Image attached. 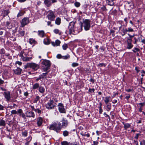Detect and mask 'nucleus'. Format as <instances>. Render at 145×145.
Wrapping results in <instances>:
<instances>
[{
    "label": "nucleus",
    "mask_w": 145,
    "mask_h": 145,
    "mask_svg": "<svg viewBox=\"0 0 145 145\" xmlns=\"http://www.w3.org/2000/svg\"><path fill=\"white\" fill-rule=\"evenodd\" d=\"M61 124L59 122H54L50 125L49 129L52 130L57 133H59L61 130Z\"/></svg>",
    "instance_id": "obj_1"
},
{
    "label": "nucleus",
    "mask_w": 145,
    "mask_h": 145,
    "mask_svg": "<svg viewBox=\"0 0 145 145\" xmlns=\"http://www.w3.org/2000/svg\"><path fill=\"white\" fill-rule=\"evenodd\" d=\"M42 65V69L43 71L46 72L50 69V61L46 59H44L41 62Z\"/></svg>",
    "instance_id": "obj_2"
},
{
    "label": "nucleus",
    "mask_w": 145,
    "mask_h": 145,
    "mask_svg": "<svg viewBox=\"0 0 145 145\" xmlns=\"http://www.w3.org/2000/svg\"><path fill=\"white\" fill-rule=\"evenodd\" d=\"M28 68H30L34 71H36L39 69V65L34 63H28L24 65V68L26 69Z\"/></svg>",
    "instance_id": "obj_3"
},
{
    "label": "nucleus",
    "mask_w": 145,
    "mask_h": 145,
    "mask_svg": "<svg viewBox=\"0 0 145 145\" xmlns=\"http://www.w3.org/2000/svg\"><path fill=\"white\" fill-rule=\"evenodd\" d=\"M83 26L85 30L87 31L89 29L90 27V21L89 20L85 19L81 24V27L82 28Z\"/></svg>",
    "instance_id": "obj_4"
},
{
    "label": "nucleus",
    "mask_w": 145,
    "mask_h": 145,
    "mask_svg": "<svg viewBox=\"0 0 145 145\" xmlns=\"http://www.w3.org/2000/svg\"><path fill=\"white\" fill-rule=\"evenodd\" d=\"M46 108L49 109H54L56 107V104L53 100H50L45 105Z\"/></svg>",
    "instance_id": "obj_5"
},
{
    "label": "nucleus",
    "mask_w": 145,
    "mask_h": 145,
    "mask_svg": "<svg viewBox=\"0 0 145 145\" xmlns=\"http://www.w3.org/2000/svg\"><path fill=\"white\" fill-rule=\"evenodd\" d=\"M46 15L49 20L51 21L54 20L55 16L53 11L51 10H49L47 12Z\"/></svg>",
    "instance_id": "obj_6"
},
{
    "label": "nucleus",
    "mask_w": 145,
    "mask_h": 145,
    "mask_svg": "<svg viewBox=\"0 0 145 145\" xmlns=\"http://www.w3.org/2000/svg\"><path fill=\"white\" fill-rule=\"evenodd\" d=\"M75 24V23L74 22H72L69 23L68 28L69 30V34H71V33L74 34V31L73 28Z\"/></svg>",
    "instance_id": "obj_7"
},
{
    "label": "nucleus",
    "mask_w": 145,
    "mask_h": 145,
    "mask_svg": "<svg viewBox=\"0 0 145 145\" xmlns=\"http://www.w3.org/2000/svg\"><path fill=\"white\" fill-rule=\"evenodd\" d=\"M29 22V18L27 17H25L22 19L20 22L21 27H24L25 25L27 24Z\"/></svg>",
    "instance_id": "obj_8"
},
{
    "label": "nucleus",
    "mask_w": 145,
    "mask_h": 145,
    "mask_svg": "<svg viewBox=\"0 0 145 145\" xmlns=\"http://www.w3.org/2000/svg\"><path fill=\"white\" fill-rule=\"evenodd\" d=\"M26 116L27 118H34L35 115L33 112L32 111H27L25 113Z\"/></svg>",
    "instance_id": "obj_9"
},
{
    "label": "nucleus",
    "mask_w": 145,
    "mask_h": 145,
    "mask_svg": "<svg viewBox=\"0 0 145 145\" xmlns=\"http://www.w3.org/2000/svg\"><path fill=\"white\" fill-rule=\"evenodd\" d=\"M10 92L9 91H5L3 93V95L7 101H9L10 99Z\"/></svg>",
    "instance_id": "obj_10"
},
{
    "label": "nucleus",
    "mask_w": 145,
    "mask_h": 145,
    "mask_svg": "<svg viewBox=\"0 0 145 145\" xmlns=\"http://www.w3.org/2000/svg\"><path fill=\"white\" fill-rule=\"evenodd\" d=\"M59 110L60 112L61 113H65V110L64 108L63 105L61 103H59L58 105Z\"/></svg>",
    "instance_id": "obj_11"
},
{
    "label": "nucleus",
    "mask_w": 145,
    "mask_h": 145,
    "mask_svg": "<svg viewBox=\"0 0 145 145\" xmlns=\"http://www.w3.org/2000/svg\"><path fill=\"white\" fill-rule=\"evenodd\" d=\"M61 122L62 125L61 126V128L62 127L63 128H66L67 126L68 125V122L67 120L64 118H63L62 119Z\"/></svg>",
    "instance_id": "obj_12"
},
{
    "label": "nucleus",
    "mask_w": 145,
    "mask_h": 145,
    "mask_svg": "<svg viewBox=\"0 0 145 145\" xmlns=\"http://www.w3.org/2000/svg\"><path fill=\"white\" fill-rule=\"evenodd\" d=\"M119 30L121 31L122 36L124 35L127 32V29L125 28L122 27L121 25V26L119 27Z\"/></svg>",
    "instance_id": "obj_13"
},
{
    "label": "nucleus",
    "mask_w": 145,
    "mask_h": 145,
    "mask_svg": "<svg viewBox=\"0 0 145 145\" xmlns=\"http://www.w3.org/2000/svg\"><path fill=\"white\" fill-rule=\"evenodd\" d=\"M43 119L40 117H39L37 120V124L38 126H40L43 122Z\"/></svg>",
    "instance_id": "obj_14"
},
{
    "label": "nucleus",
    "mask_w": 145,
    "mask_h": 145,
    "mask_svg": "<svg viewBox=\"0 0 145 145\" xmlns=\"http://www.w3.org/2000/svg\"><path fill=\"white\" fill-rule=\"evenodd\" d=\"M14 73L17 75H20L21 73L22 70L20 68L18 67L16 69L13 70Z\"/></svg>",
    "instance_id": "obj_15"
},
{
    "label": "nucleus",
    "mask_w": 145,
    "mask_h": 145,
    "mask_svg": "<svg viewBox=\"0 0 145 145\" xmlns=\"http://www.w3.org/2000/svg\"><path fill=\"white\" fill-rule=\"evenodd\" d=\"M44 3L47 7H50L52 5L51 0H45Z\"/></svg>",
    "instance_id": "obj_16"
},
{
    "label": "nucleus",
    "mask_w": 145,
    "mask_h": 145,
    "mask_svg": "<svg viewBox=\"0 0 145 145\" xmlns=\"http://www.w3.org/2000/svg\"><path fill=\"white\" fill-rule=\"evenodd\" d=\"M61 43L60 41L58 40H56L55 42H52V44L53 46H59L60 44Z\"/></svg>",
    "instance_id": "obj_17"
},
{
    "label": "nucleus",
    "mask_w": 145,
    "mask_h": 145,
    "mask_svg": "<svg viewBox=\"0 0 145 145\" xmlns=\"http://www.w3.org/2000/svg\"><path fill=\"white\" fill-rule=\"evenodd\" d=\"M48 72H47L45 73H43L40 75L41 79H44L46 78L47 77V74Z\"/></svg>",
    "instance_id": "obj_18"
},
{
    "label": "nucleus",
    "mask_w": 145,
    "mask_h": 145,
    "mask_svg": "<svg viewBox=\"0 0 145 145\" xmlns=\"http://www.w3.org/2000/svg\"><path fill=\"white\" fill-rule=\"evenodd\" d=\"M38 35L40 37H44V32L43 30L39 31H38Z\"/></svg>",
    "instance_id": "obj_19"
},
{
    "label": "nucleus",
    "mask_w": 145,
    "mask_h": 145,
    "mask_svg": "<svg viewBox=\"0 0 145 145\" xmlns=\"http://www.w3.org/2000/svg\"><path fill=\"white\" fill-rule=\"evenodd\" d=\"M124 126V128L125 129H127L130 127L131 126L130 124L129 123H123Z\"/></svg>",
    "instance_id": "obj_20"
},
{
    "label": "nucleus",
    "mask_w": 145,
    "mask_h": 145,
    "mask_svg": "<svg viewBox=\"0 0 145 145\" xmlns=\"http://www.w3.org/2000/svg\"><path fill=\"white\" fill-rule=\"evenodd\" d=\"M39 90L40 93H42L44 92L45 89L43 87L40 86L39 88Z\"/></svg>",
    "instance_id": "obj_21"
},
{
    "label": "nucleus",
    "mask_w": 145,
    "mask_h": 145,
    "mask_svg": "<svg viewBox=\"0 0 145 145\" xmlns=\"http://www.w3.org/2000/svg\"><path fill=\"white\" fill-rule=\"evenodd\" d=\"M25 12L24 11H20L18 13L17 15V17H19L21 16H23L24 13Z\"/></svg>",
    "instance_id": "obj_22"
},
{
    "label": "nucleus",
    "mask_w": 145,
    "mask_h": 145,
    "mask_svg": "<svg viewBox=\"0 0 145 145\" xmlns=\"http://www.w3.org/2000/svg\"><path fill=\"white\" fill-rule=\"evenodd\" d=\"M22 59L24 61H29L30 59H31V57H25L24 56L22 57Z\"/></svg>",
    "instance_id": "obj_23"
},
{
    "label": "nucleus",
    "mask_w": 145,
    "mask_h": 145,
    "mask_svg": "<svg viewBox=\"0 0 145 145\" xmlns=\"http://www.w3.org/2000/svg\"><path fill=\"white\" fill-rule=\"evenodd\" d=\"M110 99V97H105L104 101L106 104H107L109 102Z\"/></svg>",
    "instance_id": "obj_24"
},
{
    "label": "nucleus",
    "mask_w": 145,
    "mask_h": 145,
    "mask_svg": "<svg viewBox=\"0 0 145 145\" xmlns=\"http://www.w3.org/2000/svg\"><path fill=\"white\" fill-rule=\"evenodd\" d=\"M55 23L57 25H59L61 23V19L59 17L57 18L55 20Z\"/></svg>",
    "instance_id": "obj_25"
},
{
    "label": "nucleus",
    "mask_w": 145,
    "mask_h": 145,
    "mask_svg": "<svg viewBox=\"0 0 145 145\" xmlns=\"http://www.w3.org/2000/svg\"><path fill=\"white\" fill-rule=\"evenodd\" d=\"M133 46V44H132L131 42H127V48L128 49H131V48Z\"/></svg>",
    "instance_id": "obj_26"
},
{
    "label": "nucleus",
    "mask_w": 145,
    "mask_h": 145,
    "mask_svg": "<svg viewBox=\"0 0 145 145\" xmlns=\"http://www.w3.org/2000/svg\"><path fill=\"white\" fill-rule=\"evenodd\" d=\"M39 84L38 83H35L33 85L32 89H35L39 87Z\"/></svg>",
    "instance_id": "obj_27"
},
{
    "label": "nucleus",
    "mask_w": 145,
    "mask_h": 145,
    "mask_svg": "<svg viewBox=\"0 0 145 145\" xmlns=\"http://www.w3.org/2000/svg\"><path fill=\"white\" fill-rule=\"evenodd\" d=\"M44 43L46 44H48L50 43V42L49 40L47 39H45L44 40Z\"/></svg>",
    "instance_id": "obj_28"
},
{
    "label": "nucleus",
    "mask_w": 145,
    "mask_h": 145,
    "mask_svg": "<svg viewBox=\"0 0 145 145\" xmlns=\"http://www.w3.org/2000/svg\"><path fill=\"white\" fill-rule=\"evenodd\" d=\"M6 125L5 121L3 120H0V126H5Z\"/></svg>",
    "instance_id": "obj_29"
},
{
    "label": "nucleus",
    "mask_w": 145,
    "mask_h": 145,
    "mask_svg": "<svg viewBox=\"0 0 145 145\" xmlns=\"http://www.w3.org/2000/svg\"><path fill=\"white\" fill-rule=\"evenodd\" d=\"M54 32L56 34H59V35H60L61 34V33L59 32V30L58 29H55L54 30Z\"/></svg>",
    "instance_id": "obj_30"
},
{
    "label": "nucleus",
    "mask_w": 145,
    "mask_h": 145,
    "mask_svg": "<svg viewBox=\"0 0 145 145\" xmlns=\"http://www.w3.org/2000/svg\"><path fill=\"white\" fill-rule=\"evenodd\" d=\"M69 132L65 130L63 132V135L64 137H66L69 135Z\"/></svg>",
    "instance_id": "obj_31"
},
{
    "label": "nucleus",
    "mask_w": 145,
    "mask_h": 145,
    "mask_svg": "<svg viewBox=\"0 0 145 145\" xmlns=\"http://www.w3.org/2000/svg\"><path fill=\"white\" fill-rule=\"evenodd\" d=\"M68 48V45L66 44H64L62 46L63 49L64 50H66Z\"/></svg>",
    "instance_id": "obj_32"
},
{
    "label": "nucleus",
    "mask_w": 145,
    "mask_h": 145,
    "mask_svg": "<svg viewBox=\"0 0 145 145\" xmlns=\"http://www.w3.org/2000/svg\"><path fill=\"white\" fill-rule=\"evenodd\" d=\"M70 57V56L69 54H67L66 56H62V59H66Z\"/></svg>",
    "instance_id": "obj_33"
},
{
    "label": "nucleus",
    "mask_w": 145,
    "mask_h": 145,
    "mask_svg": "<svg viewBox=\"0 0 145 145\" xmlns=\"http://www.w3.org/2000/svg\"><path fill=\"white\" fill-rule=\"evenodd\" d=\"M27 131H23L22 132V136L26 137L27 136Z\"/></svg>",
    "instance_id": "obj_34"
},
{
    "label": "nucleus",
    "mask_w": 145,
    "mask_h": 145,
    "mask_svg": "<svg viewBox=\"0 0 145 145\" xmlns=\"http://www.w3.org/2000/svg\"><path fill=\"white\" fill-rule=\"evenodd\" d=\"M39 99L40 97L39 96H37L36 98L33 101V102L34 103H37L39 100Z\"/></svg>",
    "instance_id": "obj_35"
},
{
    "label": "nucleus",
    "mask_w": 145,
    "mask_h": 145,
    "mask_svg": "<svg viewBox=\"0 0 145 145\" xmlns=\"http://www.w3.org/2000/svg\"><path fill=\"white\" fill-rule=\"evenodd\" d=\"M35 112L38 113L39 114H40L41 112V110L39 108L36 109L35 110Z\"/></svg>",
    "instance_id": "obj_36"
},
{
    "label": "nucleus",
    "mask_w": 145,
    "mask_h": 145,
    "mask_svg": "<svg viewBox=\"0 0 145 145\" xmlns=\"http://www.w3.org/2000/svg\"><path fill=\"white\" fill-rule=\"evenodd\" d=\"M17 113H18V114H19V115L20 116L21 114H22V113L23 112V111L21 109H18L17 110Z\"/></svg>",
    "instance_id": "obj_37"
},
{
    "label": "nucleus",
    "mask_w": 145,
    "mask_h": 145,
    "mask_svg": "<svg viewBox=\"0 0 145 145\" xmlns=\"http://www.w3.org/2000/svg\"><path fill=\"white\" fill-rule=\"evenodd\" d=\"M35 42V40L32 39H30L29 40V42L30 44H32L33 43H34Z\"/></svg>",
    "instance_id": "obj_38"
},
{
    "label": "nucleus",
    "mask_w": 145,
    "mask_h": 145,
    "mask_svg": "<svg viewBox=\"0 0 145 145\" xmlns=\"http://www.w3.org/2000/svg\"><path fill=\"white\" fill-rule=\"evenodd\" d=\"M79 64L77 63H73L72 64V66L73 67H75L78 66Z\"/></svg>",
    "instance_id": "obj_39"
},
{
    "label": "nucleus",
    "mask_w": 145,
    "mask_h": 145,
    "mask_svg": "<svg viewBox=\"0 0 145 145\" xmlns=\"http://www.w3.org/2000/svg\"><path fill=\"white\" fill-rule=\"evenodd\" d=\"M19 33L22 36H24L25 34V31L23 30L19 31Z\"/></svg>",
    "instance_id": "obj_40"
},
{
    "label": "nucleus",
    "mask_w": 145,
    "mask_h": 145,
    "mask_svg": "<svg viewBox=\"0 0 145 145\" xmlns=\"http://www.w3.org/2000/svg\"><path fill=\"white\" fill-rule=\"evenodd\" d=\"M17 106V105L15 104H13L12 106H9V107L10 109H12L13 108H15Z\"/></svg>",
    "instance_id": "obj_41"
},
{
    "label": "nucleus",
    "mask_w": 145,
    "mask_h": 145,
    "mask_svg": "<svg viewBox=\"0 0 145 145\" xmlns=\"http://www.w3.org/2000/svg\"><path fill=\"white\" fill-rule=\"evenodd\" d=\"M98 66H99L100 67H102L103 66H104V67H105L106 66V65L105 64L103 63H100L99 64H98L97 65Z\"/></svg>",
    "instance_id": "obj_42"
},
{
    "label": "nucleus",
    "mask_w": 145,
    "mask_h": 145,
    "mask_svg": "<svg viewBox=\"0 0 145 145\" xmlns=\"http://www.w3.org/2000/svg\"><path fill=\"white\" fill-rule=\"evenodd\" d=\"M140 51V49L137 48H134V50H133V52L134 53L136 52H139Z\"/></svg>",
    "instance_id": "obj_43"
},
{
    "label": "nucleus",
    "mask_w": 145,
    "mask_h": 145,
    "mask_svg": "<svg viewBox=\"0 0 145 145\" xmlns=\"http://www.w3.org/2000/svg\"><path fill=\"white\" fill-rule=\"evenodd\" d=\"M80 3L79 2H76L75 3V5L76 7H79L80 5Z\"/></svg>",
    "instance_id": "obj_44"
},
{
    "label": "nucleus",
    "mask_w": 145,
    "mask_h": 145,
    "mask_svg": "<svg viewBox=\"0 0 145 145\" xmlns=\"http://www.w3.org/2000/svg\"><path fill=\"white\" fill-rule=\"evenodd\" d=\"M127 32H132L134 31L133 29L131 27H129L127 29Z\"/></svg>",
    "instance_id": "obj_45"
},
{
    "label": "nucleus",
    "mask_w": 145,
    "mask_h": 145,
    "mask_svg": "<svg viewBox=\"0 0 145 145\" xmlns=\"http://www.w3.org/2000/svg\"><path fill=\"white\" fill-rule=\"evenodd\" d=\"M11 112L12 114H17V111L15 110H12L11 111Z\"/></svg>",
    "instance_id": "obj_46"
},
{
    "label": "nucleus",
    "mask_w": 145,
    "mask_h": 145,
    "mask_svg": "<svg viewBox=\"0 0 145 145\" xmlns=\"http://www.w3.org/2000/svg\"><path fill=\"white\" fill-rule=\"evenodd\" d=\"M95 91V89L94 88L91 89L89 88V92L92 93L94 92Z\"/></svg>",
    "instance_id": "obj_47"
},
{
    "label": "nucleus",
    "mask_w": 145,
    "mask_h": 145,
    "mask_svg": "<svg viewBox=\"0 0 145 145\" xmlns=\"http://www.w3.org/2000/svg\"><path fill=\"white\" fill-rule=\"evenodd\" d=\"M138 105H139L140 106V107L142 108L143 106H144L145 105V103L144 102L139 103V104H138Z\"/></svg>",
    "instance_id": "obj_48"
},
{
    "label": "nucleus",
    "mask_w": 145,
    "mask_h": 145,
    "mask_svg": "<svg viewBox=\"0 0 145 145\" xmlns=\"http://www.w3.org/2000/svg\"><path fill=\"white\" fill-rule=\"evenodd\" d=\"M140 145H145V140H142L140 142Z\"/></svg>",
    "instance_id": "obj_49"
},
{
    "label": "nucleus",
    "mask_w": 145,
    "mask_h": 145,
    "mask_svg": "<svg viewBox=\"0 0 145 145\" xmlns=\"http://www.w3.org/2000/svg\"><path fill=\"white\" fill-rule=\"evenodd\" d=\"M31 138H31L29 141H27V142L25 143V145H29V142L31 140Z\"/></svg>",
    "instance_id": "obj_50"
},
{
    "label": "nucleus",
    "mask_w": 145,
    "mask_h": 145,
    "mask_svg": "<svg viewBox=\"0 0 145 145\" xmlns=\"http://www.w3.org/2000/svg\"><path fill=\"white\" fill-rule=\"evenodd\" d=\"M29 106L31 108V109H32V111H32L33 110H34V111H35V110L36 109L33 106L30 105Z\"/></svg>",
    "instance_id": "obj_51"
},
{
    "label": "nucleus",
    "mask_w": 145,
    "mask_h": 145,
    "mask_svg": "<svg viewBox=\"0 0 145 145\" xmlns=\"http://www.w3.org/2000/svg\"><path fill=\"white\" fill-rule=\"evenodd\" d=\"M101 8L103 11H106L107 10V9L105 6H103L101 7Z\"/></svg>",
    "instance_id": "obj_52"
},
{
    "label": "nucleus",
    "mask_w": 145,
    "mask_h": 145,
    "mask_svg": "<svg viewBox=\"0 0 145 145\" xmlns=\"http://www.w3.org/2000/svg\"><path fill=\"white\" fill-rule=\"evenodd\" d=\"M62 56L61 54H58L57 55V57L58 58H62Z\"/></svg>",
    "instance_id": "obj_53"
},
{
    "label": "nucleus",
    "mask_w": 145,
    "mask_h": 145,
    "mask_svg": "<svg viewBox=\"0 0 145 145\" xmlns=\"http://www.w3.org/2000/svg\"><path fill=\"white\" fill-rule=\"evenodd\" d=\"M21 115L22 117L23 118H24L25 119H26V118L25 117V116H26L25 114L24 113H23V114H21Z\"/></svg>",
    "instance_id": "obj_54"
},
{
    "label": "nucleus",
    "mask_w": 145,
    "mask_h": 145,
    "mask_svg": "<svg viewBox=\"0 0 145 145\" xmlns=\"http://www.w3.org/2000/svg\"><path fill=\"white\" fill-rule=\"evenodd\" d=\"M4 108V106L0 104V110H3Z\"/></svg>",
    "instance_id": "obj_55"
},
{
    "label": "nucleus",
    "mask_w": 145,
    "mask_h": 145,
    "mask_svg": "<svg viewBox=\"0 0 145 145\" xmlns=\"http://www.w3.org/2000/svg\"><path fill=\"white\" fill-rule=\"evenodd\" d=\"M16 64H18L19 65H21L22 64V63L19 61H17L16 62Z\"/></svg>",
    "instance_id": "obj_56"
},
{
    "label": "nucleus",
    "mask_w": 145,
    "mask_h": 145,
    "mask_svg": "<svg viewBox=\"0 0 145 145\" xmlns=\"http://www.w3.org/2000/svg\"><path fill=\"white\" fill-rule=\"evenodd\" d=\"M124 21L125 22L126 25V26L127 23V18H125L124 19Z\"/></svg>",
    "instance_id": "obj_57"
},
{
    "label": "nucleus",
    "mask_w": 145,
    "mask_h": 145,
    "mask_svg": "<svg viewBox=\"0 0 145 145\" xmlns=\"http://www.w3.org/2000/svg\"><path fill=\"white\" fill-rule=\"evenodd\" d=\"M4 83V81L3 80H2L0 78V85L3 84Z\"/></svg>",
    "instance_id": "obj_58"
},
{
    "label": "nucleus",
    "mask_w": 145,
    "mask_h": 145,
    "mask_svg": "<svg viewBox=\"0 0 145 145\" xmlns=\"http://www.w3.org/2000/svg\"><path fill=\"white\" fill-rule=\"evenodd\" d=\"M106 107L108 109H109V110H110L111 109V105H107Z\"/></svg>",
    "instance_id": "obj_59"
},
{
    "label": "nucleus",
    "mask_w": 145,
    "mask_h": 145,
    "mask_svg": "<svg viewBox=\"0 0 145 145\" xmlns=\"http://www.w3.org/2000/svg\"><path fill=\"white\" fill-rule=\"evenodd\" d=\"M98 144V142L97 141H94L93 142V144L94 145H97Z\"/></svg>",
    "instance_id": "obj_60"
},
{
    "label": "nucleus",
    "mask_w": 145,
    "mask_h": 145,
    "mask_svg": "<svg viewBox=\"0 0 145 145\" xmlns=\"http://www.w3.org/2000/svg\"><path fill=\"white\" fill-rule=\"evenodd\" d=\"M89 81L90 82H92L93 83H94V82H95L94 80V79H92V78H91L90 79Z\"/></svg>",
    "instance_id": "obj_61"
},
{
    "label": "nucleus",
    "mask_w": 145,
    "mask_h": 145,
    "mask_svg": "<svg viewBox=\"0 0 145 145\" xmlns=\"http://www.w3.org/2000/svg\"><path fill=\"white\" fill-rule=\"evenodd\" d=\"M24 95L25 96H27L28 95V93L27 92H25L24 93Z\"/></svg>",
    "instance_id": "obj_62"
},
{
    "label": "nucleus",
    "mask_w": 145,
    "mask_h": 145,
    "mask_svg": "<svg viewBox=\"0 0 145 145\" xmlns=\"http://www.w3.org/2000/svg\"><path fill=\"white\" fill-rule=\"evenodd\" d=\"M41 79H42L40 75L39 76V78L36 79V81L37 82V81H38L39 80H41Z\"/></svg>",
    "instance_id": "obj_63"
},
{
    "label": "nucleus",
    "mask_w": 145,
    "mask_h": 145,
    "mask_svg": "<svg viewBox=\"0 0 145 145\" xmlns=\"http://www.w3.org/2000/svg\"><path fill=\"white\" fill-rule=\"evenodd\" d=\"M8 72L7 70L5 69V70L4 71V73L5 74H7Z\"/></svg>",
    "instance_id": "obj_64"
}]
</instances>
